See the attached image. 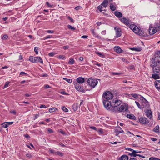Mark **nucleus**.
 <instances>
[{
	"mask_svg": "<svg viewBox=\"0 0 160 160\" xmlns=\"http://www.w3.org/2000/svg\"><path fill=\"white\" fill-rule=\"evenodd\" d=\"M151 67L159 66L160 64V51L155 53L151 60Z\"/></svg>",
	"mask_w": 160,
	"mask_h": 160,
	"instance_id": "obj_1",
	"label": "nucleus"
},
{
	"mask_svg": "<svg viewBox=\"0 0 160 160\" xmlns=\"http://www.w3.org/2000/svg\"><path fill=\"white\" fill-rule=\"evenodd\" d=\"M129 28L136 34H138L140 36L144 37L146 36V34L144 33L142 30L139 29L138 28L133 24H131Z\"/></svg>",
	"mask_w": 160,
	"mask_h": 160,
	"instance_id": "obj_2",
	"label": "nucleus"
},
{
	"mask_svg": "<svg viewBox=\"0 0 160 160\" xmlns=\"http://www.w3.org/2000/svg\"><path fill=\"white\" fill-rule=\"evenodd\" d=\"M113 94L112 93L108 91L104 92L102 95V98L103 99L104 98L105 99V100H108L109 99H111L113 98Z\"/></svg>",
	"mask_w": 160,
	"mask_h": 160,
	"instance_id": "obj_3",
	"label": "nucleus"
},
{
	"mask_svg": "<svg viewBox=\"0 0 160 160\" xmlns=\"http://www.w3.org/2000/svg\"><path fill=\"white\" fill-rule=\"evenodd\" d=\"M87 83L88 85L92 88H93L98 84V81L97 80L89 78L87 81Z\"/></svg>",
	"mask_w": 160,
	"mask_h": 160,
	"instance_id": "obj_4",
	"label": "nucleus"
},
{
	"mask_svg": "<svg viewBox=\"0 0 160 160\" xmlns=\"http://www.w3.org/2000/svg\"><path fill=\"white\" fill-rule=\"evenodd\" d=\"M74 86L76 90L79 91H80L82 92H84L87 90H89L90 89L87 88V86L85 87V88H84L83 87H82L81 86L79 85L78 83H75Z\"/></svg>",
	"mask_w": 160,
	"mask_h": 160,
	"instance_id": "obj_5",
	"label": "nucleus"
},
{
	"mask_svg": "<svg viewBox=\"0 0 160 160\" xmlns=\"http://www.w3.org/2000/svg\"><path fill=\"white\" fill-rule=\"evenodd\" d=\"M121 103V102L120 100H116L111 103L110 106L112 108H117L118 106L120 105Z\"/></svg>",
	"mask_w": 160,
	"mask_h": 160,
	"instance_id": "obj_6",
	"label": "nucleus"
},
{
	"mask_svg": "<svg viewBox=\"0 0 160 160\" xmlns=\"http://www.w3.org/2000/svg\"><path fill=\"white\" fill-rule=\"evenodd\" d=\"M154 73H160V67L159 66L151 67Z\"/></svg>",
	"mask_w": 160,
	"mask_h": 160,
	"instance_id": "obj_7",
	"label": "nucleus"
},
{
	"mask_svg": "<svg viewBox=\"0 0 160 160\" xmlns=\"http://www.w3.org/2000/svg\"><path fill=\"white\" fill-rule=\"evenodd\" d=\"M120 20L122 22L126 25H128L131 22V20L130 19H127L125 17H123L120 19Z\"/></svg>",
	"mask_w": 160,
	"mask_h": 160,
	"instance_id": "obj_8",
	"label": "nucleus"
},
{
	"mask_svg": "<svg viewBox=\"0 0 160 160\" xmlns=\"http://www.w3.org/2000/svg\"><path fill=\"white\" fill-rule=\"evenodd\" d=\"M114 29L116 31V37L118 38L121 36V30L118 27H115Z\"/></svg>",
	"mask_w": 160,
	"mask_h": 160,
	"instance_id": "obj_9",
	"label": "nucleus"
},
{
	"mask_svg": "<svg viewBox=\"0 0 160 160\" xmlns=\"http://www.w3.org/2000/svg\"><path fill=\"white\" fill-rule=\"evenodd\" d=\"M111 103L109 102V101L107 100H105L104 99H103V104L104 105V107L107 109H109L110 108L109 107V106L110 105Z\"/></svg>",
	"mask_w": 160,
	"mask_h": 160,
	"instance_id": "obj_10",
	"label": "nucleus"
},
{
	"mask_svg": "<svg viewBox=\"0 0 160 160\" xmlns=\"http://www.w3.org/2000/svg\"><path fill=\"white\" fill-rule=\"evenodd\" d=\"M114 131L115 132V133L117 134V135L118 134H119L120 133H124V131L122 130V128L119 126H118L116 128L114 129Z\"/></svg>",
	"mask_w": 160,
	"mask_h": 160,
	"instance_id": "obj_11",
	"label": "nucleus"
},
{
	"mask_svg": "<svg viewBox=\"0 0 160 160\" xmlns=\"http://www.w3.org/2000/svg\"><path fill=\"white\" fill-rule=\"evenodd\" d=\"M139 122L143 124H148L149 122L148 120L145 117H142L139 118Z\"/></svg>",
	"mask_w": 160,
	"mask_h": 160,
	"instance_id": "obj_12",
	"label": "nucleus"
},
{
	"mask_svg": "<svg viewBox=\"0 0 160 160\" xmlns=\"http://www.w3.org/2000/svg\"><path fill=\"white\" fill-rule=\"evenodd\" d=\"M157 31L155 27L150 28L149 29V32L150 34L152 35L155 33Z\"/></svg>",
	"mask_w": 160,
	"mask_h": 160,
	"instance_id": "obj_13",
	"label": "nucleus"
},
{
	"mask_svg": "<svg viewBox=\"0 0 160 160\" xmlns=\"http://www.w3.org/2000/svg\"><path fill=\"white\" fill-rule=\"evenodd\" d=\"M117 109L118 111L122 112L123 111H126L128 109L126 108H125L124 106L123 105H121L118 108H117Z\"/></svg>",
	"mask_w": 160,
	"mask_h": 160,
	"instance_id": "obj_14",
	"label": "nucleus"
},
{
	"mask_svg": "<svg viewBox=\"0 0 160 160\" xmlns=\"http://www.w3.org/2000/svg\"><path fill=\"white\" fill-rule=\"evenodd\" d=\"M35 62H40L42 64H43L42 59L39 57H35Z\"/></svg>",
	"mask_w": 160,
	"mask_h": 160,
	"instance_id": "obj_15",
	"label": "nucleus"
},
{
	"mask_svg": "<svg viewBox=\"0 0 160 160\" xmlns=\"http://www.w3.org/2000/svg\"><path fill=\"white\" fill-rule=\"evenodd\" d=\"M146 115L147 117L149 118L150 119H151L152 117V113L151 110H147L146 112Z\"/></svg>",
	"mask_w": 160,
	"mask_h": 160,
	"instance_id": "obj_16",
	"label": "nucleus"
},
{
	"mask_svg": "<svg viewBox=\"0 0 160 160\" xmlns=\"http://www.w3.org/2000/svg\"><path fill=\"white\" fill-rule=\"evenodd\" d=\"M155 87L157 89H160V80H156L154 82Z\"/></svg>",
	"mask_w": 160,
	"mask_h": 160,
	"instance_id": "obj_17",
	"label": "nucleus"
},
{
	"mask_svg": "<svg viewBox=\"0 0 160 160\" xmlns=\"http://www.w3.org/2000/svg\"><path fill=\"white\" fill-rule=\"evenodd\" d=\"M114 49L115 51L117 53H120L122 52V50L119 46L115 47Z\"/></svg>",
	"mask_w": 160,
	"mask_h": 160,
	"instance_id": "obj_18",
	"label": "nucleus"
},
{
	"mask_svg": "<svg viewBox=\"0 0 160 160\" xmlns=\"http://www.w3.org/2000/svg\"><path fill=\"white\" fill-rule=\"evenodd\" d=\"M114 14L118 18L122 17V13L118 11H116L114 12Z\"/></svg>",
	"mask_w": 160,
	"mask_h": 160,
	"instance_id": "obj_19",
	"label": "nucleus"
},
{
	"mask_svg": "<svg viewBox=\"0 0 160 160\" xmlns=\"http://www.w3.org/2000/svg\"><path fill=\"white\" fill-rule=\"evenodd\" d=\"M84 78L81 77H78L77 79V81L79 84L84 82Z\"/></svg>",
	"mask_w": 160,
	"mask_h": 160,
	"instance_id": "obj_20",
	"label": "nucleus"
},
{
	"mask_svg": "<svg viewBox=\"0 0 160 160\" xmlns=\"http://www.w3.org/2000/svg\"><path fill=\"white\" fill-rule=\"evenodd\" d=\"M127 117L130 119L136 120V117L132 114H128L127 115Z\"/></svg>",
	"mask_w": 160,
	"mask_h": 160,
	"instance_id": "obj_21",
	"label": "nucleus"
},
{
	"mask_svg": "<svg viewBox=\"0 0 160 160\" xmlns=\"http://www.w3.org/2000/svg\"><path fill=\"white\" fill-rule=\"evenodd\" d=\"M160 74V73H154V74H152V78L155 79H158L160 78V77L159 76Z\"/></svg>",
	"mask_w": 160,
	"mask_h": 160,
	"instance_id": "obj_22",
	"label": "nucleus"
},
{
	"mask_svg": "<svg viewBox=\"0 0 160 160\" xmlns=\"http://www.w3.org/2000/svg\"><path fill=\"white\" fill-rule=\"evenodd\" d=\"M91 31L93 35L96 38L98 39H100L101 38V37L100 36L97 35V34L95 33L94 29H92L91 30Z\"/></svg>",
	"mask_w": 160,
	"mask_h": 160,
	"instance_id": "obj_23",
	"label": "nucleus"
},
{
	"mask_svg": "<svg viewBox=\"0 0 160 160\" xmlns=\"http://www.w3.org/2000/svg\"><path fill=\"white\" fill-rule=\"evenodd\" d=\"M108 0H104L103 1V2L101 4L102 6L106 8L108 5Z\"/></svg>",
	"mask_w": 160,
	"mask_h": 160,
	"instance_id": "obj_24",
	"label": "nucleus"
},
{
	"mask_svg": "<svg viewBox=\"0 0 160 160\" xmlns=\"http://www.w3.org/2000/svg\"><path fill=\"white\" fill-rule=\"evenodd\" d=\"M110 9L113 11H114L116 9V8L115 6L112 3L110 4Z\"/></svg>",
	"mask_w": 160,
	"mask_h": 160,
	"instance_id": "obj_25",
	"label": "nucleus"
},
{
	"mask_svg": "<svg viewBox=\"0 0 160 160\" xmlns=\"http://www.w3.org/2000/svg\"><path fill=\"white\" fill-rule=\"evenodd\" d=\"M58 109L56 108L53 107L50 108L49 109V112H53L56 111H58Z\"/></svg>",
	"mask_w": 160,
	"mask_h": 160,
	"instance_id": "obj_26",
	"label": "nucleus"
},
{
	"mask_svg": "<svg viewBox=\"0 0 160 160\" xmlns=\"http://www.w3.org/2000/svg\"><path fill=\"white\" fill-rule=\"evenodd\" d=\"M120 160H128V157L127 155H123L121 157Z\"/></svg>",
	"mask_w": 160,
	"mask_h": 160,
	"instance_id": "obj_27",
	"label": "nucleus"
},
{
	"mask_svg": "<svg viewBox=\"0 0 160 160\" xmlns=\"http://www.w3.org/2000/svg\"><path fill=\"white\" fill-rule=\"evenodd\" d=\"M29 60L32 62L34 63L35 62L34 61L35 60V57L30 56L29 57Z\"/></svg>",
	"mask_w": 160,
	"mask_h": 160,
	"instance_id": "obj_28",
	"label": "nucleus"
},
{
	"mask_svg": "<svg viewBox=\"0 0 160 160\" xmlns=\"http://www.w3.org/2000/svg\"><path fill=\"white\" fill-rule=\"evenodd\" d=\"M75 61L73 58H70L68 62V64L72 65L74 63Z\"/></svg>",
	"mask_w": 160,
	"mask_h": 160,
	"instance_id": "obj_29",
	"label": "nucleus"
},
{
	"mask_svg": "<svg viewBox=\"0 0 160 160\" xmlns=\"http://www.w3.org/2000/svg\"><path fill=\"white\" fill-rule=\"evenodd\" d=\"M159 128L158 125L156 126L153 130V131L156 132H159Z\"/></svg>",
	"mask_w": 160,
	"mask_h": 160,
	"instance_id": "obj_30",
	"label": "nucleus"
},
{
	"mask_svg": "<svg viewBox=\"0 0 160 160\" xmlns=\"http://www.w3.org/2000/svg\"><path fill=\"white\" fill-rule=\"evenodd\" d=\"M131 49L132 50H134V51H140L142 50V48H133Z\"/></svg>",
	"mask_w": 160,
	"mask_h": 160,
	"instance_id": "obj_31",
	"label": "nucleus"
},
{
	"mask_svg": "<svg viewBox=\"0 0 160 160\" xmlns=\"http://www.w3.org/2000/svg\"><path fill=\"white\" fill-rule=\"evenodd\" d=\"M72 109L74 111L77 110L78 109V106L76 104H73L72 106Z\"/></svg>",
	"mask_w": 160,
	"mask_h": 160,
	"instance_id": "obj_32",
	"label": "nucleus"
},
{
	"mask_svg": "<svg viewBox=\"0 0 160 160\" xmlns=\"http://www.w3.org/2000/svg\"><path fill=\"white\" fill-rule=\"evenodd\" d=\"M121 60L124 62L126 63L127 64L129 63V62L128 61V60L124 58H122Z\"/></svg>",
	"mask_w": 160,
	"mask_h": 160,
	"instance_id": "obj_33",
	"label": "nucleus"
},
{
	"mask_svg": "<svg viewBox=\"0 0 160 160\" xmlns=\"http://www.w3.org/2000/svg\"><path fill=\"white\" fill-rule=\"evenodd\" d=\"M63 154L62 152H60L59 151L56 152L55 153V155H58L61 156H62Z\"/></svg>",
	"mask_w": 160,
	"mask_h": 160,
	"instance_id": "obj_34",
	"label": "nucleus"
},
{
	"mask_svg": "<svg viewBox=\"0 0 160 160\" xmlns=\"http://www.w3.org/2000/svg\"><path fill=\"white\" fill-rule=\"evenodd\" d=\"M63 79L66 80L68 83H70L72 82V79H68L65 78H63Z\"/></svg>",
	"mask_w": 160,
	"mask_h": 160,
	"instance_id": "obj_35",
	"label": "nucleus"
},
{
	"mask_svg": "<svg viewBox=\"0 0 160 160\" xmlns=\"http://www.w3.org/2000/svg\"><path fill=\"white\" fill-rule=\"evenodd\" d=\"M61 108L63 111H64L66 112H67L68 111V109L65 106H62Z\"/></svg>",
	"mask_w": 160,
	"mask_h": 160,
	"instance_id": "obj_36",
	"label": "nucleus"
},
{
	"mask_svg": "<svg viewBox=\"0 0 160 160\" xmlns=\"http://www.w3.org/2000/svg\"><path fill=\"white\" fill-rule=\"evenodd\" d=\"M2 125V126L4 128H7L8 127L7 123H6V122L3 123Z\"/></svg>",
	"mask_w": 160,
	"mask_h": 160,
	"instance_id": "obj_37",
	"label": "nucleus"
},
{
	"mask_svg": "<svg viewBox=\"0 0 160 160\" xmlns=\"http://www.w3.org/2000/svg\"><path fill=\"white\" fill-rule=\"evenodd\" d=\"M67 26H68V28L69 29H70L72 30H74L75 29V28L74 27H72V26H71L70 25H68Z\"/></svg>",
	"mask_w": 160,
	"mask_h": 160,
	"instance_id": "obj_38",
	"label": "nucleus"
},
{
	"mask_svg": "<svg viewBox=\"0 0 160 160\" xmlns=\"http://www.w3.org/2000/svg\"><path fill=\"white\" fill-rule=\"evenodd\" d=\"M96 53L99 56L104 58V55L102 53H100L99 52H96Z\"/></svg>",
	"mask_w": 160,
	"mask_h": 160,
	"instance_id": "obj_39",
	"label": "nucleus"
},
{
	"mask_svg": "<svg viewBox=\"0 0 160 160\" xmlns=\"http://www.w3.org/2000/svg\"><path fill=\"white\" fill-rule=\"evenodd\" d=\"M9 83H10V82H9V81L5 83V85L4 86L3 88H5L7 87L8 86V85H9Z\"/></svg>",
	"mask_w": 160,
	"mask_h": 160,
	"instance_id": "obj_40",
	"label": "nucleus"
},
{
	"mask_svg": "<svg viewBox=\"0 0 160 160\" xmlns=\"http://www.w3.org/2000/svg\"><path fill=\"white\" fill-rule=\"evenodd\" d=\"M149 160H160V159L155 157H151L149 158Z\"/></svg>",
	"mask_w": 160,
	"mask_h": 160,
	"instance_id": "obj_41",
	"label": "nucleus"
},
{
	"mask_svg": "<svg viewBox=\"0 0 160 160\" xmlns=\"http://www.w3.org/2000/svg\"><path fill=\"white\" fill-rule=\"evenodd\" d=\"M129 155L131 156H133L134 157H136L137 156V154H136V153H133V151L132 152V153H129Z\"/></svg>",
	"mask_w": 160,
	"mask_h": 160,
	"instance_id": "obj_42",
	"label": "nucleus"
},
{
	"mask_svg": "<svg viewBox=\"0 0 160 160\" xmlns=\"http://www.w3.org/2000/svg\"><path fill=\"white\" fill-rule=\"evenodd\" d=\"M131 95L135 98H138V96L136 94H132Z\"/></svg>",
	"mask_w": 160,
	"mask_h": 160,
	"instance_id": "obj_43",
	"label": "nucleus"
},
{
	"mask_svg": "<svg viewBox=\"0 0 160 160\" xmlns=\"http://www.w3.org/2000/svg\"><path fill=\"white\" fill-rule=\"evenodd\" d=\"M113 108L111 109H110V110L111 112H114V111L117 112V111H118V110L117 109V108L116 107Z\"/></svg>",
	"mask_w": 160,
	"mask_h": 160,
	"instance_id": "obj_44",
	"label": "nucleus"
},
{
	"mask_svg": "<svg viewBox=\"0 0 160 160\" xmlns=\"http://www.w3.org/2000/svg\"><path fill=\"white\" fill-rule=\"evenodd\" d=\"M59 58L62 59H65V57L63 55H60L59 56Z\"/></svg>",
	"mask_w": 160,
	"mask_h": 160,
	"instance_id": "obj_45",
	"label": "nucleus"
},
{
	"mask_svg": "<svg viewBox=\"0 0 160 160\" xmlns=\"http://www.w3.org/2000/svg\"><path fill=\"white\" fill-rule=\"evenodd\" d=\"M135 103L139 108L140 109L141 108L140 105L138 102L135 101Z\"/></svg>",
	"mask_w": 160,
	"mask_h": 160,
	"instance_id": "obj_46",
	"label": "nucleus"
},
{
	"mask_svg": "<svg viewBox=\"0 0 160 160\" xmlns=\"http://www.w3.org/2000/svg\"><path fill=\"white\" fill-rule=\"evenodd\" d=\"M38 48L35 47L34 48V51L36 52V54H38Z\"/></svg>",
	"mask_w": 160,
	"mask_h": 160,
	"instance_id": "obj_47",
	"label": "nucleus"
},
{
	"mask_svg": "<svg viewBox=\"0 0 160 160\" xmlns=\"http://www.w3.org/2000/svg\"><path fill=\"white\" fill-rule=\"evenodd\" d=\"M97 8L99 10L100 12H101L102 11V6L101 5H99L97 7Z\"/></svg>",
	"mask_w": 160,
	"mask_h": 160,
	"instance_id": "obj_48",
	"label": "nucleus"
},
{
	"mask_svg": "<svg viewBox=\"0 0 160 160\" xmlns=\"http://www.w3.org/2000/svg\"><path fill=\"white\" fill-rule=\"evenodd\" d=\"M49 151L50 153L54 154H55V153L56 152H55L54 150H52V149H50L49 150Z\"/></svg>",
	"mask_w": 160,
	"mask_h": 160,
	"instance_id": "obj_49",
	"label": "nucleus"
},
{
	"mask_svg": "<svg viewBox=\"0 0 160 160\" xmlns=\"http://www.w3.org/2000/svg\"><path fill=\"white\" fill-rule=\"evenodd\" d=\"M26 155L27 157H28L29 158H32V156L31 154L29 153H27L26 154Z\"/></svg>",
	"mask_w": 160,
	"mask_h": 160,
	"instance_id": "obj_50",
	"label": "nucleus"
},
{
	"mask_svg": "<svg viewBox=\"0 0 160 160\" xmlns=\"http://www.w3.org/2000/svg\"><path fill=\"white\" fill-rule=\"evenodd\" d=\"M112 74L115 75H119L122 74L120 72H111Z\"/></svg>",
	"mask_w": 160,
	"mask_h": 160,
	"instance_id": "obj_51",
	"label": "nucleus"
},
{
	"mask_svg": "<svg viewBox=\"0 0 160 160\" xmlns=\"http://www.w3.org/2000/svg\"><path fill=\"white\" fill-rule=\"evenodd\" d=\"M62 48L63 49H64V50H66L67 49H68L69 48V47L68 46L66 45L65 46H63L62 47Z\"/></svg>",
	"mask_w": 160,
	"mask_h": 160,
	"instance_id": "obj_52",
	"label": "nucleus"
},
{
	"mask_svg": "<svg viewBox=\"0 0 160 160\" xmlns=\"http://www.w3.org/2000/svg\"><path fill=\"white\" fill-rule=\"evenodd\" d=\"M81 8V7L80 6H77L75 8V9L77 10H78Z\"/></svg>",
	"mask_w": 160,
	"mask_h": 160,
	"instance_id": "obj_53",
	"label": "nucleus"
},
{
	"mask_svg": "<svg viewBox=\"0 0 160 160\" xmlns=\"http://www.w3.org/2000/svg\"><path fill=\"white\" fill-rule=\"evenodd\" d=\"M55 54V53L53 52H50L48 54V55L50 57H53Z\"/></svg>",
	"mask_w": 160,
	"mask_h": 160,
	"instance_id": "obj_54",
	"label": "nucleus"
},
{
	"mask_svg": "<svg viewBox=\"0 0 160 160\" xmlns=\"http://www.w3.org/2000/svg\"><path fill=\"white\" fill-rule=\"evenodd\" d=\"M8 36L7 34H5L3 36L2 38L4 39H6L8 38Z\"/></svg>",
	"mask_w": 160,
	"mask_h": 160,
	"instance_id": "obj_55",
	"label": "nucleus"
},
{
	"mask_svg": "<svg viewBox=\"0 0 160 160\" xmlns=\"http://www.w3.org/2000/svg\"><path fill=\"white\" fill-rule=\"evenodd\" d=\"M6 123H7V124L8 125V126L9 125H10L12 124L13 122H6Z\"/></svg>",
	"mask_w": 160,
	"mask_h": 160,
	"instance_id": "obj_56",
	"label": "nucleus"
},
{
	"mask_svg": "<svg viewBox=\"0 0 160 160\" xmlns=\"http://www.w3.org/2000/svg\"><path fill=\"white\" fill-rule=\"evenodd\" d=\"M68 18L70 20V21L72 22H73L74 21L72 18H71L70 17L68 16Z\"/></svg>",
	"mask_w": 160,
	"mask_h": 160,
	"instance_id": "obj_57",
	"label": "nucleus"
},
{
	"mask_svg": "<svg viewBox=\"0 0 160 160\" xmlns=\"http://www.w3.org/2000/svg\"><path fill=\"white\" fill-rule=\"evenodd\" d=\"M24 136L26 138H30L29 135L28 134H24Z\"/></svg>",
	"mask_w": 160,
	"mask_h": 160,
	"instance_id": "obj_58",
	"label": "nucleus"
},
{
	"mask_svg": "<svg viewBox=\"0 0 160 160\" xmlns=\"http://www.w3.org/2000/svg\"><path fill=\"white\" fill-rule=\"evenodd\" d=\"M44 88H51V87L48 85H46L44 86Z\"/></svg>",
	"mask_w": 160,
	"mask_h": 160,
	"instance_id": "obj_59",
	"label": "nucleus"
},
{
	"mask_svg": "<svg viewBox=\"0 0 160 160\" xmlns=\"http://www.w3.org/2000/svg\"><path fill=\"white\" fill-rule=\"evenodd\" d=\"M155 28L157 32L160 31V26L157 27H155Z\"/></svg>",
	"mask_w": 160,
	"mask_h": 160,
	"instance_id": "obj_60",
	"label": "nucleus"
},
{
	"mask_svg": "<svg viewBox=\"0 0 160 160\" xmlns=\"http://www.w3.org/2000/svg\"><path fill=\"white\" fill-rule=\"evenodd\" d=\"M47 32L48 33H53L54 32V31L53 30H47Z\"/></svg>",
	"mask_w": 160,
	"mask_h": 160,
	"instance_id": "obj_61",
	"label": "nucleus"
},
{
	"mask_svg": "<svg viewBox=\"0 0 160 160\" xmlns=\"http://www.w3.org/2000/svg\"><path fill=\"white\" fill-rule=\"evenodd\" d=\"M48 131L50 133H52L53 132L51 128H48Z\"/></svg>",
	"mask_w": 160,
	"mask_h": 160,
	"instance_id": "obj_62",
	"label": "nucleus"
},
{
	"mask_svg": "<svg viewBox=\"0 0 160 160\" xmlns=\"http://www.w3.org/2000/svg\"><path fill=\"white\" fill-rule=\"evenodd\" d=\"M61 93L64 95H67L68 94L64 91L61 92Z\"/></svg>",
	"mask_w": 160,
	"mask_h": 160,
	"instance_id": "obj_63",
	"label": "nucleus"
},
{
	"mask_svg": "<svg viewBox=\"0 0 160 160\" xmlns=\"http://www.w3.org/2000/svg\"><path fill=\"white\" fill-rule=\"evenodd\" d=\"M46 4L49 7H52V6L48 2H46Z\"/></svg>",
	"mask_w": 160,
	"mask_h": 160,
	"instance_id": "obj_64",
	"label": "nucleus"
}]
</instances>
